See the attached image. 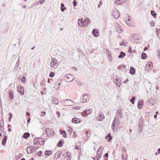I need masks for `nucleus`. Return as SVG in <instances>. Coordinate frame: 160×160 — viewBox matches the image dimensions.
<instances>
[{
  "mask_svg": "<svg viewBox=\"0 0 160 160\" xmlns=\"http://www.w3.org/2000/svg\"><path fill=\"white\" fill-rule=\"evenodd\" d=\"M3 137H4V138H3L2 141V144L3 145H5L6 144L7 140L8 138V137L7 136H5V135H4Z\"/></svg>",
  "mask_w": 160,
  "mask_h": 160,
  "instance_id": "412c9836",
  "label": "nucleus"
},
{
  "mask_svg": "<svg viewBox=\"0 0 160 160\" xmlns=\"http://www.w3.org/2000/svg\"><path fill=\"white\" fill-rule=\"evenodd\" d=\"M0 122H1V124H0V131H2V132H3V129H2V127H3V126H2V125L1 124L2 123V122L3 123V120H0Z\"/></svg>",
  "mask_w": 160,
  "mask_h": 160,
  "instance_id": "ea45409f",
  "label": "nucleus"
},
{
  "mask_svg": "<svg viewBox=\"0 0 160 160\" xmlns=\"http://www.w3.org/2000/svg\"><path fill=\"white\" fill-rule=\"evenodd\" d=\"M121 27H120L118 28H115V29L117 32L118 33H120L122 31V29L121 28Z\"/></svg>",
  "mask_w": 160,
  "mask_h": 160,
  "instance_id": "37998d69",
  "label": "nucleus"
},
{
  "mask_svg": "<svg viewBox=\"0 0 160 160\" xmlns=\"http://www.w3.org/2000/svg\"><path fill=\"white\" fill-rule=\"evenodd\" d=\"M64 143V141L63 140H60L59 142L57 144V146L58 147H61L62 146Z\"/></svg>",
  "mask_w": 160,
  "mask_h": 160,
  "instance_id": "b1692460",
  "label": "nucleus"
},
{
  "mask_svg": "<svg viewBox=\"0 0 160 160\" xmlns=\"http://www.w3.org/2000/svg\"><path fill=\"white\" fill-rule=\"evenodd\" d=\"M120 13L117 9L114 10L112 12V16L113 18L117 19L120 16Z\"/></svg>",
  "mask_w": 160,
  "mask_h": 160,
  "instance_id": "423d86ee",
  "label": "nucleus"
},
{
  "mask_svg": "<svg viewBox=\"0 0 160 160\" xmlns=\"http://www.w3.org/2000/svg\"><path fill=\"white\" fill-rule=\"evenodd\" d=\"M61 84V81L60 80L58 79L55 82L54 86V88H55L56 90H58V89L59 88V87L60 86Z\"/></svg>",
  "mask_w": 160,
  "mask_h": 160,
  "instance_id": "9b49d317",
  "label": "nucleus"
},
{
  "mask_svg": "<svg viewBox=\"0 0 160 160\" xmlns=\"http://www.w3.org/2000/svg\"><path fill=\"white\" fill-rule=\"evenodd\" d=\"M57 60L53 58V60L52 59L51 62H50L51 66V67H54L57 65Z\"/></svg>",
  "mask_w": 160,
  "mask_h": 160,
  "instance_id": "2eb2a0df",
  "label": "nucleus"
},
{
  "mask_svg": "<svg viewBox=\"0 0 160 160\" xmlns=\"http://www.w3.org/2000/svg\"><path fill=\"white\" fill-rule=\"evenodd\" d=\"M118 124V122L115 121L114 122V121H113L112 125V128L113 129L115 127V126L117 125V124Z\"/></svg>",
  "mask_w": 160,
  "mask_h": 160,
  "instance_id": "c9c22d12",
  "label": "nucleus"
},
{
  "mask_svg": "<svg viewBox=\"0 0 160 160\" xmlns=\"http://www.w3.org/2000/svg\"><path fill=\"white\" fill-rule=\"evenodd\" d=\"M64 79L66 82H71L74 79L73 76L71 74H68L64 77Z\"/></svg>",
  "mask_w": 160,
  "mask_h": 160,
  "instance_id": "20e7f679",
  "label": "nucleus"
},
{
  "mask_svg": "<svg viewBox=\"0 0 160 160\" xmlns=\"http://www.w3.org/2000/svg\"><path fill=\"white\" fill-rule=\"evenodd\" d=\"M126 53L122 52H120V55L118 56V57L119 58H123L126 56Z\"/></svg>",
  "mask_w": 160,
  "mask_h": 160,
  "instance_id": "a878e982",
  "label": "nucleus"
},
{
  "mask_svg": "<svg viewBox=\"0 0 160 160\" xmlns=\"http://www.w3.org/2000/svg\"><path fill=\"white\" fill-rule=\"evenodd\" d=\"M21 80L24 83H25L26 82V79L24 76L22 77Z\"/></svg>",
  "mask_w": 160,
  "mask_h": 160,
  "instance_id": "c03bdc74",
  "label": "nucleus"
},
{
  "mask_svg": "<svg viewBox=\"0 0 160 160\" xmlns=\"http://www.w3.org/2000/svg\"><path fill=\"white\" fill-rule=\"evenodd\" d=\"M126 22L127 24L128 25V26L132 27V25L131 23H130V17L128 18V20H126Z\"/></svg>",
  "mask_w": 160,
  "mask_h": 160,
  "instance_id": "473e14b6",
  "label": "nucleus"
},
{
  "mask_svg": "<svg viewBox=\"0 0 160 160\" xmlns=\"http://www.w3.org/2000/svg\"><path fill=\"white\" fill-rule=\"evenodd\" d=\"M60 132L61 134V135H63V137L64 138H67V136L66 135V132L65 130H63L62 129H61L60 130Z\"/></svg>",
  "mask_w": 160,
  "mask_h": 160,
  "instance_id": "393cba45",
  "label": "nucleus"
},
{
  "mask_svg": "<svg viewBox=\"0 0 160 160\" xmlns=\"http://www.w3.org/2000/svg\"><path fill=\"white\" fill-rule=\"evenodd\" d=\"M80 108L79 106H78L77 107H74L72 108L75 109H78Z\"/></svg>",
  "mask_w": 160,
  "mask_h": 160,
  "instance_id": "052dcab7",
  "label": "nucleus"
},
{
  "mask_svg": "<svg viewBox=\"0 0 160 160\" xmlns=\"http://www.w3.org/2000/svg\"><path fill=\"white\" fill-rule=\"evenodd\" d=\"M66 101H69L70 102V103L68 104H66L65 105L66 106H71V105H72V104L73 103V102L72 101L70 100V99H66Z\"/></svg>",
  "mask_w": 160,
  "mask_h": 160,
  "instance_id": "f704fd0d",
  "label": "nucleus"
},
{
  "mask_svg": "<svg viewBox=\"0 0 160 160\" xmlns=\"http://www.w3.org/2000/svg\"><path fill=\"white\" fill-rule=\"evenodd\" d=\"M45 131L48 137L53 136L54 134V130L49 128H46Z\"/></svg>",
  "mask_w": 160,
  "mask_h": 160,
  "instance_id": "7ed1b4c3",
  "label": "nucleus"
},
{
  "mask_svg": "<svg viewBox=\"0 0 160 160\" xmlns=\"http://www.w3.org/2000/svg\"><path fill=\"white\" fill-rule=\"evenodd\" d=\"M118 119H119L118 118V117L115 116V117L114 118V120L113 121H114V122L115 121H117L118 120Z\"/></svg>",
  "mask_w": 160,
  "mask_h": 160,
  "instance_id": "e2e57ef3",
  "label": "nucleus"
},
{
  "mask_svg": "<svg viewBox=\"0 0 160 160\" xmlns=\"http://www.w3.org/2000/svg\"><path fill=\"white\" fill-rule=\"evenodd\" d=\"M126 68V66L125 65H121L118 67V69L122 70V69H125Z\"/></svg>",
  "mask_w": 160,
  "mask_h": 160,
  "instance_id": "72a5a7b5",
  "label": "nucleus"
},
{
  "mask_svg": "<svg viewBox=\"0 0 160 160\" xmlns=\"http://www.w3.org/2000/svg\"><path fill=\"white\" fill-rule=\"evenodd\" d=\"M42 138H36L34 141L33 143L34 145L40 144L42 145L44 142V140H42Z\"/></svg>",
  "mask_w": 160,
  "mask_h": 160,
  "instance_id": "f03ea898",
  "label": "nucleus"
},
{
  "mask_svg": "<svg viewBox=\"0 0 160 160\" xmlns=\"http://www.w3.org/2000/svg\"><path fill=\"white\" fill-rule=\"evenodd\" d=\"M45 0H39L38 2V3L40 4H43Z\"/></svg>",
  "mask_w": 160,
  "mask_h": 160,
  "instance_id": "3c124183",
  "label": "nucleus"
},
{
  "mask_svg": "<svg viewBox=\"0 0 160 160\" xmlns=\"http://www.w3.org/2000/svg\"><path fill=\"white\" fill-rule=\"evenodd\" d=\"M52 103L54 104H57L58 103V101L56 98H52Z\"/></svg>",
  "mask_w": 160,
  "mask_h": 160,
  "instance_id": "7c9ffc66",
  "label": "nucleus"
},
{
  "mask_svg": "<svg viewBox=\"0 0 160 160\" xmlns=\"http://www.w3.org/2000/svg\"><path fill=\"white\" fill-rule=\"evenodd\" d=\"M101 147H100L98 150L97 154L98 155H99L100 154H101V152H100L101 151L100 150L101 149Z\"/></svg>",
  "mask_w": 160,
  "mask_h": 160,
  "instance_id": "49530a36",
  "label": "nucleus"
},
{
  "mask_svg": "<svg viewBox=\"0 0 160 160\" xmlns=\"http://www.w3.org/2000/svg\"><path fill=\"white\" fill-rule=\"evenodd\" d=\"M42 154V151H40L38 153L37 155L39 156H41Z\"/></svg>",
  "mask_w": 160,
  "mask_h": 160,
  "instance_id": "4d7b16f0",
  "label": "nucleus"
},
{
  "mask_svg": "<svg viewBox=\"0 0 160 160\" xmlns=\"http://www.w3.org/2000/svg\"><path fill=\"white\" fill-rule=\"evenodd\" d=\"M90 22L89 19L88 18H85V19L83 21V26L82 27H85V26H87L89 23V22Z\"/></svg>",
  "mask_w": 160,
  "mask_h": 160,
  "instance_id": "f8f14e48",
  "label": "nucleus"
},
{
  "mask_svg": "<svg viewBox=\"0 0 160 160\" xmlns=\"http://www.w3.org/2000/svg\"><path fill=\"white\" fill-rule=\"evenodd\" d=\"M147 54L143 52H142L141 55V58L142 59H145L147 58Z\"/></svg>",
  "mask_w": 160,
  "mask_h": 160,
  "instance_id": "c85d7f7f",
  "label": "nucleus"
},
{
  "mask_svg": "<svg viewBox=\"0 0 160 160\" xmlns=\"http://www.w3.org/2000/svg\"><path fill=\"white\" fill-rule=\"evenodd\" d=\"M88 95L87 94H84L81 98L80 100L82 102H85L89 100V98L88 97Z\"/></svg>",
  "mask_w": 160,
  "mask_h": 160,
  "instance_id": "0eeeda50",
  "label": "nucleus"
},
{
  "mask_svg": "<svg viewBox=\"0 0 160 160\" xmlns=\"http://www.w3.org/2000/svg\"><path fill=\"white\" fill-rule=\"evenodd\" d=\"M61 155V152H57L55 154L54 158H56V159L58 158Z\"/></svg>",
  "mask_w": 160,
  "mask_h": 160,
  "instance_id": "c756f323",
  "label": "nucleus"
},
{
  "mask_svg": "<svg viewBox=\"0 0 160 160\" xmlns=\"http://www.w3.org/2000/svg\"><path fill=\"white\" fill-rule=\"evenodd\" d=\"M63 156H65L63 158V159H64L66 157H67V160H71V154L70 152H67L65 154L63 155Z\"/></svg>",
  "mask_w": 160,
  "mask_h": 160,
  "instance_id": "9d476101",
  "label": "nucleus"
},
{
  "mask_svg": "<svg viewBox=\"0 0 160 160\" xmlns=\"http://www.w3.org/2000/svg\"><path fill=\"white\" fill-rule=\"evenodd\" d=\"M72 3H73V6H76L77 5V2L76 1V0H74Z\"/></svg>",
  "mask_w": 160,
  "mask_h": 160,
  "instance_id": "8fccbe9b",
  "label": "nucleus"
},
{
  "mask_svg": "<svg viewBox=\"0 0 160 160\" xmlns=\"http://www.w3.org/2000/svg\"><path fill=\"white\" fill-rule=\"evenodd\" d=\"M156 32L157 34V37H160V29L157 28Z\"/></svg>",
  "mask_w": 160,
  "mask_h": 160,
  "instance_id": "79ce46f5",
  "label": "nucleus"
},
{
  "mask_svg": "<svg viewBox=\"0 0 160 160\" xmlns=\"http://www.w3.org/2000/svg\"><path fill=\"white\" fill-rule=\"evenodd\" d=\"M45 80H44L41 82L40 84L42 85L43 84L45 85Z\"/></svg>",
  "mask_w": 160,
  "mask_h": 160,
  "instance_id": "6e6d98bb",
  "label": "nucleus"
},
{
  "mask_svg": "<svg viewBox=\"0 0 160 160\" xmlns=\"http://www.w3.org/2000/svg\"><path fill=\"white\" fill-rule=\"evenodd\" d=\"M143 101L142 100H139L138 102V107L139 109H141L143 105Z\"/></svg>",
  "mask_w": 160,
  "mask_h": 160,
  "instance_id": "4468645a",
  "label": "nucleus"
},
{
  "mask_svg": "<svg viewBox=\"0 0 160 160\" xmlns=\"http://www.w3.org/2000/svg\"><path fill=\"white\" fill-rule=\"evenodd\" d=\"M104 118L105 117L104 115L101 113L99 114L98 116L97 117V118L98 120L99 121H102V119Z\"/></svg>",
  "mask_w": 160,
  "mask_h": 160,
  "instance_id": "f3484780",
  "label": "nucleus"
},
{
  "mask_svg": "<svg viewBox=\"0 0 160 160\" xmlns=\"http://www.w3.org/2000/svg\"><path fill=\"white\" fill-rule=\"evenodd\" d=\"M90 109H88L85 111H84L83 112L82 116L84 117L87 116L90 113Z\"/></svg>",
  "mask_w": 160,
  "mask_h": 160,
  "instance_id": "6ab92c4d",
  "label": "nucleus"
},
{
  "mask_svg": "<svg viewBox=\"0 0 160 160\" xmlns=\"http://www.w3.org/2000/svg\"><path fill=\"white\" fill-rule=\"evenodd\" d=\"M30 136V134L28 132H26L24 133L22 137L23 138L25 139H27Z\"/></svg>",
  "mask_w": 160,
  "mask_h": 160,
  "instance_id": "cd10ccee",
  "label": "nucleus"
},
{
  "mask_svg": "<svg viewBox=\"0 0 160 160\" xmlns=\"http://www.w3.org/2000/svg\"><path fill=\"white\" fill-rule=\"evenodd\" d=\"M157 53L158 55L159 58L160 59V50H158L157 51Z\"/></svg>",
  "mask_w": 160,
  "mask_h": 160,
  "instance_id": "603ef678",
  "label": "nucleus"
},
{
  "mask_svg": "<svg viewBox=\"0 0 160 160\" xmlns=\"http://www.w3.org/2000/svg\"><path fill=\"white\" fill-rule=\"evenodd\" d=\"M115 26L116 27H117V28H118L120 27H121V26L118 23H116L115 24Z\"/></svg>",
  "mask_w": 160,
  "mask_h": 160,
  "instance_id": "864d4df0",
  "label": "nucleus"
},
{
  "mask_svg": "<svg viewBox=\"0 0 160 160\" xmlns=\"http://www.w3.org/2000/svg\"><path fill=\"white\" fill-rule=\"evenodd\" d=\"M92 34L95 37L99 36V32L98 30L96 29H93L92 31Z\"/></svg>",
  "mask_w": 160,
  "mask_h": 160,
  "instance_id": "ddd939ff",
  "label": "nucleus"
},
{
  "mask_svg": "<svg viewBox=\"0 0 160 160\" xmlns=\"http://www.w3.org/2000/svg\"><path fill=\"white\" fill-rule=\"evenodd\" d=\"M138 35L134 34L130 37V40L131 42L136 43L139 42V39L138 38Z\"/></svg>",
  "mask_w": 160,
  "mask_h": 160,
  "instance_id": "39448f33",
  "label": "nucleus"
},
{
  "mask_svg": "<svg viewBox=\"0 0 160 160\" xmlns=\"http://www.w3.org/2000/svg\"><path fill=\"white\" fill-rule=\"evenodd\" d=\"M123 0H114V3L117 4H121L123 3Z\"/></svg>",
  "mask_w": 160,
  "mask_h": 160,
  "instance_id": "4be33fe9",
  "label": "nucleus"
},
{
  "mask_svg": "<svg viewBox=\"0 0 160 160\" xmlns=\"http://www.w3.org/2000/svg\"><path fill=\"white\" fill-rule=\"evenodd\" d=\"M136 99L135 96H133L132 98L130 100V101L131 103H132V104H134V101Z\"/></svg>",
  "mask_w": 160,
  "mask_h": 160,
  "instance_id": "58836bf2",
  "label": "nucleus"
},
{
  "mask_svg": "<svg viewBox=\"0 0 160 160\" xmlns=\"http://www.w3.org/2000/svg\"><path fill=\"white\" fill-rule=\"evenodd\" d=\"M9 98L10 100H12L14 96L13 94V92L12 91H9Z\"/></svg>",
  "mask_w": 160,
  "mask_h": 160,
  "instance_id": "2f4dec72",
  "label": "nucleus"
},
{
  "mask_svg": "<svg viewBox=\"0 0 160 160\" xmlns=\"http://www.w3.org/2000/svg\"><path fill=\"white\" fill-rule=\"evenodd\" d=\"M146 67H147L148 68V69H150L151 68V65L150 64H146Z\"/></svg>",
  "mask_w": 160,
  "mask_h": 160,
  "instance_id": "bf43d9fd",
  "label": "nucleus"
},
{
  "mask_svg": "<svg viewBox=\"0 0 160 160\" xmlns=\"http://www.w3.org/2000/svg\"><path fill=\"white\" fill-rule=\"evenodd\" d=\"M45 154L48 156H49L52 154V152L50 150H47L45 152Z\"/></svg>",
  "mask_w": 160,
  "mask_h": 160,
  "instance_id": "a19ab883",
  "label": "nucleus"
},
{
  "mask_svg": "<svg viewBox=\"0 0 160 160\" xmlns=\"http://www.w3.org/2000/svg\"><path fill=\"white\" fill-rule=\"evenodd\" d=\"M110 137H112L111 136V134L110 133H108L106 137V139H108V138H109Z\"/></svg>",
  "mask_w": 160,
  "mask_h": 160,
  "instance_id": "5fc2aeb1",
  "label": "nucleus"
},
{
  "mask_svg": "<svg viewBox=\"0 0 160 160\" xmlns=\"http://www.w3.org/2000/svg\"><path fill=\"white\" fill-rule=\"evenodd\" d=\"M148 47H145L144 48V49H143V51H146V50H148V47H149V45H148Z\"/></svg>",
  "mask_w": 160,
  "mask_h": 160,
  "instance_id": "338daca9",
  "label": "nucleus"
},
{
  "mask_svg": "<svg viewBox=\"0 0 160 160\" xmlns=\"http://www.w3.org/2000/svg\"><path fill=\"white\" fill-rule=\"evenodd\" d=\"M108 153H106L103 156L104 158H108Z\"/></svg>",
  "mask_w": 160,
  "mask_h": 160,
  "instance_id": "69168bd1",
  "label": "nucleus"
},
{
  "mask_svg": "<svg viewBox=\"0 0 160 160\" xmlns=\"http://www.w3.org/2000/svg\"><path fill=\"white\" fill-rule=\"evenodd\" d=\"M83 20L82 18L79 19L78 20V25L79 27H82L83 26Z\"/></svg>",
  "mask_w": 160,
  "mask_h": 160,
  "instance_id": "bb28decb",
  "label": "nucleus"
},
{
  "mask_svg": "<svg viewBox=\"0 0 160 160\" xmlns=\"http://www.w3.org/2000/svg\"><path fill=\"white\" fill-rule=\"evenodd\" d=\"M37 149V148L36 147L33 148L32 146H28L27 148V153L28 154L31 153L33 152V151H34V152Z\"/></svg>",
  "mask_w": 160,
  "mask_h": 160,
  "instance_id": "6e6552de",
  "label": "nucleus"
},
{
  "mask_svg": "<svg viewBox=\"0 0 160 160\" xmlns=\"http://www.w3.org/2000/svg\"><path fill=\"white\" fill-rule=\"evenodd\" d=\"M61 9L62 12H63L64 10H66L67 9V8L66 7H64L62 8H61Z\"/></svg>",
  "mask_w": 160,
  "mask_h": 160,
  "instance_id": "0e129e2a",
  "label": "nucleus"
},
{
  "mask_svg": "<svg viewBox=\"0 0 160 160\" xmlns=\"http://www.w3.org/2000/svg\"><path fill=\"white\" fill-rule=\"evenodd\" d=\"M46 114V112H41V113L40 115L41 116L43 117L44 116V115Z\"/></svg>",
  "mask_w": 160,
  "mask_h": 160,
  "instance_id": "13d9d810",
  "label": "nucleus"
},
{
  "mask_svg": "<svg viewBox=\"0 0 160 160\" xmlns=\"http://www.w3.org/2000/svg\"><path fill=\"white\" fill-rule=\"evenodd\" d=\"M20 61L19 60V58L18 60L17 61V62L16 64V67L17 68L19 67V65Z\"/></svg>",
  "mask_w": 160,
  "mask_h": 160,
  "instance_id": "de8ad7c7",
  "label": "nucleus"
},
{
  "mask_svg": "<svg viewBox=\"0 0 160 160\" xmlns=\"http://www.w3.org/2000/svg\"><path fill=\"white\" fill-rule=\"evenodd\" d=\"M114 82L117 87H119L121 84V80L118 78H117L114 81Z\"/></svg>",
  "mask_w": 160,
  "mask_h": 160,
  "instance_id": "dca6fc26",
  "label": "nucleus"
},
{
  "mask_svg": "<svg viewBox=\"0 0 160 160\" xmlns=\"http://www.w3.org/2000/svg\"><path fill=\"white\" fill-rule=\"evenodd\" d=\"M135 72V68L132 67L130 68V73L132 75H133Z\"/></svg>",
  "mask_w": 160,
  "mask_h": 160,
  "instance_id": "5701e85b",
  "label": "nucleus"
},
{
  "mask_svg": "<svg viewBox=\"0 0 160 160\" xmlns=\"http://www.w3.org/2000/svg\"><path fill=\"white\" fill-rule=\"evenodd\" d=\"M54 75L55 73L54 72H51L49 74V77H52L54 76Z\"/></svg>",
  "mask_w": 160,
  "mask_h": 160,
  "instance_id": "09e8293b",
  "label": "nucleus"
},
{
  "mask_svg": "<svg viewBox=\"0 0 160 160\" xmlns=\"http://www.w3.org/2000/svg\"><path fill=\"white\" fill-rule=\"evenodd\" d=\"M18 90L20 94L23 95L24 93V88L20 85H19L18 87Z\"/></svg>",
  "mask_w": 160,
  "mask_h": 160,
  "instance_id": "1a4fd4ad",
  "label": "nucleus"
},
{
  "mask_svg": "<svg viewBox=\"0 0 160 160\" xmlns=\"http://www.w3.org/2000/svg\"><path fill=\"white\" fill-rule=\"evenodd\" d=\"M72 122L75 123H79L81 122L79 119L76 118H73L72 120Z\"/></svg>",
  "mask_w": 160,
  "mask_h": 160,
  "instance_id": "a211bd4d",
  "label": "nucleus"
},
{
  "mask_svg": "<svg viewBox=\"0 0 160 160\" xmlns=\"http://www.w3.org/2000/svg\"><path fill=\"white\" fill-rule=\"evenodd\" d=\"M144 120L143 118L141 117L139 119L138 121V129L139 131V133H141L143 128V125L142 124L144 122Z\"/></svg>",
  "mask_w": 160,
  "mask_h": 160,
  "instance_id": "f257e3e1",
  "label": "nucleus"
},
{
  "mask_svg": "<svg viewBox=\"0 0 160 160\" xmlns=\"http://www.w3.org/2000/svg\"><path fill=\"white\" fill-rule=\"evenodd\" d=\"M150 12L151 15L153 16V17L155 18H156L157 14L153 10H151Z\"/></svg>",
  "mask_w": 160,
  "mask_h": 160,
  "instance_id": "4c0bfd02",
  "label": "nucleus"
},
{
  "mask_svg": "<svg viewBox=\"0 0 160 160\" xmlns=\"http://www.w3.org/2000/svg\"><path fill=\"white\" fill-rule=\"evenodd\" d=\"M11 116H10L8 118V120L9 122L11 121V118L12 117V115H11Z\"/></svg>",
  "mask_w": 160,
  "mask_h": 160,
  "instance_id": "774afa93",
  "label": "nucleus"
},
{
  "mask_svg": "<svg viewBox=\"0 0 160 160\" xmlns=\"http://www.w3.org/2000/svg\"><path fill=\"white\" fill-rule=\"evenodd\" d=\"M101 157V155L100 156L99 155H97L93 158L94 160H99Z\"/></svg>",
  "mask_w": 160,
  "mask_h": 160,
  "instance_id": "e433bc0d",
  "label": "nucleus"
},
{
  "mask_svg": "<svg viewBox=\"0 0 160 160\" xmlns=\"http://www.w3.org/2000/svg\"><path fill=\"white\" fill-rule=\"evenodd\" d=\"M128 51L130 53L132 52V49L131 48V47L130 46H129V48H128Z\"/></svg>",
  "mask_w": 160,
  "mask_h": 160,
  "instance_id": "680f3d73",
  "label": "nucleus"
},
{
  "mask_svg": "<svg viewBox=\"0 0 160 160\" xmlns=\"http://www.w3.org/2000/svg\"><path fill=\"white\" fill-rule=\"evenodd\" d=\"M150 24L151 27H153L155 25V22L153 21H151L150 22Z\"/></svg>",
  "mask_w": 160,
  "mask_h": 160,
  "instance_id": "a18cd8bd",
  "label": "nucleus"
},
{
  "mask_svg": "<svg viewBox=\"0 0 160 160\" xmlns=\"http://www.w3.org/2000/svg\"><path fill=\"white\" fill-rule=\"evenodd\" d=\"M117 114L118 115L120 118H122V109L121 108L119 109L117 111Z\"/></svg>",
  "mask_w": 160,
  "mask_h": 160,
  "instance_id": "aec40b11",
  "label": "nucleus"
}]
</instances>
